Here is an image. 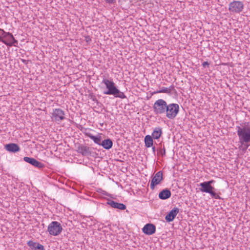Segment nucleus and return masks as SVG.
I'll use <instances>...</instances> for the list:
<instances>
[{"instance_id":"nucleus-1","label":"nucleus","mask_w":250,"mask_h":250,"mask_svg":"<svg viewBox=\"0 0 250 250\" xmlns=\"http://www.w3.org/2000/svg\"><path fill=\"white\" fill-rule=\"evenodd\" d=\"M236 129L239 142L241 145L246 146L245 150L250 146V123L241 124L240 126H236Z\"/></svg>"},{"instance_id":"nucleus-2","label":"nucleus","mask_w":250,"mask_h":250,"mask_svg":"<svg viewBox=\"0 0 250 250\" xmlns=\"http://www.w3.org/2000/svg\"><path fill=\"white\" fill-rule=\"evenodd\" d=\"M104 83L107 90L104 91V93L106 95H113L115 97H118L121 99H125L126 96L124 93L120 91L116 86L115 83L113 82L112 80L104 78L102 82Z\"/></svg>"},{"instance_id":"nucleus-3","label":"nucleus","mask_w":250,"mask_h":250,"mask_svg":"<svg viewBox=\"0 0 250 250\" xmlns=\"http://www.w3.org/2000/svg\"><path fill=\"white\" fill-rule=\"evenodd\" d=\"M167 103L163 99L157 100L154 104L153 109L156 114H163L165 113L167 109Z\"/></svg>"},{"instance_id":"nucleus-4","label":"nucleus","mask_w":250,"mask_h":250,"mask_svg":"<svg viewBox=\"0 0 250 250\" xmlns=\"http://www.w3.org/2000/svg\"><path fill=\"white\" fill-rule=\"evenodd\" d=\"M62 228L61 224L57 221L51 222L47 228V231L49 234L53 236H58L62 231Z\"/></svg>"},{"instance_id":"nucleus-5","label":"nucleus","mask_w":250,"mask_h":250,"mask_svg":"<svg viewBox=\"0 0 250 250\" xmlns=\"http://www.w3.org/2000/svg\"><path fill=\"white\" fill-rule=\"evenodd\" d=\"M201 188H199L200 191L210 194V196L216 199H220V196L214 192V188L211 185L204 182L199 184Z\"/></svg>"},{"instance_id":"nucleus-6","label":"nucleus","mask_w":250,"mask_h":250,"mask_svg":"<svg viewBox=\"0 0 250 250\" xmlns=\"http://www.w3.org/2000/svg\"><path fill=\"white\" fill-rule=\"evenodd\" d=\"M166 111V116L169 119H173L177 116L179 110V106L177 104H170L167 105Z\"/></svg>"},{"instance_id":"nucleus-7","label":"nucleus","mask_w":250,"mask_h":250,"mask_svg":"<svg viewBox=\"0 0 250 250\" xmlns=\"http://www.w3.org/2000/svg\"><path fill=\"white\" fill-rule=\"evenodd\" d=\"M244 7L243 2L234 0L229 3V10L231 13H240L243 10Z\"/></svg>"},{"instance_id":"nucleus-8","label":"nucleus","mask_w":250,"mask_h":250,"mask_svg":"<svg viewBox=\"0 0 250 250\" xmlns=\"http://www.w3.org/2000/svg\"><path fill=\"white\" fill-rule=\"evenodd\" d=\"M51 118L53 120L59 122L64 119V112L62 109L56 108L53 110Z\"/></svg>"},{"instance_id":"nucleus-9","label":"nucleus","mask_w":250,"mask_h":250,"mask_svg":"<svg viewBox=\"0 0 250 250\" xmlns=\"http://www.w3.org/2000/svg\"><path fill=\"white\" fill-rule=\"evenodd\" d=\"M163 173L161 171L157 172L152 177L150 185V188L153 190L155 187L159 184L163 180Z\"/></svg>"},{"instance_id":"nucleus-10","label":"nucleus","mask_w":250,"mask_h":250,"mask_svg":"<svg viewBox=\"0 0 250 250\" xmlns=\"http://www.w3.org/2000/svg\"><path fill=\"white\" fill-rule=\"evenodd\" d=\"M77 151L83 156H90L92 152L91 149L89 147L83 145H80L78 146Z\"/></svg>"},{"instance_id":"nucleus-11","label":"nucleus","mask_w":250,"mask_h":250,"mask_svg":"<svg viewBox=\"0 0 250 250\" xmlns=\"http://www.w3.org/2000/svg\"><path fill=\"white\" fill-rule=\"evenodd\" d=\"M23 160L32 165V166L37 167L38 168H43L44 167V165L41 162H40L36 160L35 159L31 157H24L23 158Z\"/></svg>"},{"instance_id":"nucleus-12","label":"nucleus","mask_w":250,"mask_h":250,"mask_svg":"<svg viewBox=\"0 0 250 250\" xmlns=\"http://www.w3.org/2000/svg\"><path fill=\"white\" fill-rule=\"evenodd\" d=\"M179 212V209L174 208L165 217V219L168 222L172 221Z\"/></svg>"},{"instance_id":"nucleus-13","label":"nucleus","mask_w":250,"mask_h":250,"mask_svg":"<svg viewBox=\"0 0 250 250\" xmlns=\"http://www.w3.org/2000/svg\"><path fill=\"white\" fill-rule=\"evenodd\" d=\"M155 226L152 224L146 225L143 229V232L147 235H152L155 233Z\"/></svg>"},{"instance_id":"nucleus-14","label":"nucleus","mask_w":250,"mask_h":250,"mask_svg":"<svg viewBox=\"0 0 250 250\" xmlns=\"http://www.w3.org/2000/svg\"><path fill=\"white\" fill-rule=\"evenodd\" d=\"M6 149L11 152H16L20 150L19 146L16 144L11 143L5 145Z\"/></svg>"},{"instance_id":"nucleus-15","label":"nucleus","mask_w":250,"mask_h":250,"mask_svg":"<svg viewBox=\"0 0 250 250\" xmlns=\"http://www.w3.org/2000/svg\"><path fill=\"white\" fill-rule=\"evenodd\" d=\"M107 204L111 207L115 208H118L121 210H124L126 208V206L124 204L117 203L112 200L108 201Z\"/></svg>"},{"instance_id":"nucleus-16","label":"nucleus","mask_w":250,"mask_h":250,"mask_svg":"<svg viewBox=\"0 0 250 250\" xmlns=\"http://www.w3.org/2000/svg\"><path fill=\"white\" fill-rule=\"evenodd\" d=\"M170 191L166 188L163 190L159 194V197L162 200H166L169 198L171 196Z\"/></svg>"},{"instance_id":"nucleus-17","label":"nucleus","mask_w":250,"mask_h":250,"mask_svg":"<svg viewBox=\"0 0 250 250\" xmlns=\"http://www.w3.org/2000/svg\"><path fill=\"white\" fill-rule=\"evenodd\" d=\"M113 145V142L110 139H107L104 140H102L101 145L105 149H110Z\"/></svg>"},{"instance_id":"nucleus-18","label":"nucleus","mask_w":250,"mask_h":250,"mask_svg":"<svg viewBox=\"0 0 250 250\" xmlns=\"http://www.w3.org/2000/svg\"><path fill=\"white\" fill-rule=\"evenodd\" d=\"M162 134V128H161L160 127H156L154 129V130L152 133L151 137L154 139H158L160 137Z\"/></svg>"},{"instance_id":"nucleus-19","label":"nucleus","mask_w":250,"mask_h":250,"mask_svg":"<svg viewBox=\"0 0 250 250\" xmlns=\"http://www.w3.org/2000/svg\"><path fill=\"white\" fill-rule=\"evenodd\" d=\"M145 146L146 147H150L153 146V138L149 135H147L146 136L144 139Z\"/></svg>"},{"instance_id":"nucleus-20","label":"nucleus","mask_w":250,"mask_h":250,"mask_svg":"<svg viewBox=\"0 0 250 250\" xmlns=\"http://www.w3.org/2000/svg\"><path fill=\"white\" fill-rule=\"evenodd\" d=\"M87 136L89 138L92 139L95 143L100 146L101 145V143L102 142V137L101 136H95L91 134H88Z\"/></svg>"},{"instance_id":"nucleus-21","label":"nucleus","mask_w":250,"mask_h":250,"mask_svg":"<svg viewBox=\"0 0 250 250\" xmlns=\"http://www.w3.org/2000/svg\"><path fill=\"white\" fill-rule=\"evenodd\" d=\"M173 88V86H170L169 88L163 87L161 88L160 90L155 92V93H170L171 91V90Z\"/></svg>"},{"instance_id":"nucleus-22","label":"nucleus","mask_w":250,"mask_h":250,"mask_svg":"<svg viewBox=\"0 0 250 250\" xmlns=\"http://www.w3.org/2000/svg\"><path fill=\"white\" fill-rule=\"evenodd\" d=\"M7 35H11V39H12V42L13 43V46H16L15 43H18V41L15 40V39L14 38L13 35L7 32L5 35L3 36V38H7Z\"/></svg>"},{"instance_id":"nucleus-23","label":"nucleus","mask_w":250,"mask_h":250,"mask_svg":"<svg viewBox=\"0 0 250 250\" xmlns=\"http://www.w3.org/2000/svg\"><path fill=\"white\" fill-rule=\"evenodd\" d=\"M38 243L34 242L32 241H29L27 242V245L30 248L36 249Z\"/></svg>"},{"instance_id":"nucleus-24","label":"nucleus","mask_w":250,"mask_h":250,"mask_svg":"<svg viewBox=\"0 0 250 250\" xmlns=\"http://www.w3.org/2000/svg\"><path fill=\"white\" fill-rule=\"evenodd\" d=\"M4 40L8 42V43L12 44L10 46L13 45V42H12V39H11V35H7V38H3Z\"/></svg>"},{"instance_id":"nucleus-25","label":"nucleus","mask_w":250,"mask_h":250,"mask_svg":"<svg viewBox=\"0 0 250 250\" xmlns=\"http://www.w3.org/2000/svg\"><path fill=\"white\" fill-rule=\"evenodd\" d=\"M3 38V36H0V42H1L7 46H11L12 44L8 43V42L6 41V40H4Z\"/></svg>"},{"instance_id":"nucleus-26","label":"nucleus","mask_w":250,"mask_h":250,"mask_svg":"<svg viewBox=\"0 0 250 250\" xmlns=\"http://www.w3.org/2000/svg\"><path fill=\"white\" fill-rule=\"evenodd\" d=\"M35 249H38V250H44V247L43 245L38 243Z\"/></svg>"},{"instance_id":"nucleus-27","label":"nucleus","mask_w":250,"mask_h":250,"mask_svg":"<svg viewBox=\"0 0 250 250\" xmlns=\"http://www.w3.org/2000/svg\"><path fill=\"white\" fill-rule=\"evenodd\" d=\"M7 32H5L3 29L0 28V36L5 35Z\"/></svg>"},{"instance_id":"nucleus-28","label":"nucleus","mask_w":250,"mask_h":250,"mask_svg":"<svg viewBox=\"0 0 250 250\" xmlns=\"http://www.w3.org/2000/svg\"><path fill=\"white\" fill-rule=\"evenodd\" d=\"M160 152L162 156L165 155L166 150L165 148H164L163 149H161L160 151Z\"/></svg>"},{"instance_id":"nucleus-29","label":"nucleus","mask_w":250,"mask_h":250,"mask_svg":"<svg viewBox=\"0 0 250 250\" xmlns=\"http://www.w3.org/2000/svg\"><path fill=\"white\" fill-rule=\"evenodd\" d=\"M202 65L203 67H205L206 66L209 65V63L208 62H204L202 63Z\"/></svg>"},{"instance_id":"nucleus-30","label":"nucleus","mask_w":250,"mask_h":250,"mask_svg":"<svg viewBox=\"0 0 250 250\" xmlns=\"http://www.w3.org/2000/svg\"><path fill=\"white\" fill-rule=\"evenodd\" d=\"M106 2L109 3H113L115 2V0H105Z\"/></svg>"},{"instance_id":"nucleus-31","label":"nucleus","mask_w":250,"mask_h":250,"mask_svg":"<svg viewBox=\"0 0 250 250\" xmlns=\"http://www.w3.org/2000/svg\"><path fill=\"white\" fill-rule=\"evenodd\" d=\"M206 182L208 184H209V185L211 186V184H213L214 182V180H210V181H207Z\"/></svg>"},{"instance_id":"nucleus-32","label":"nucleus","mask_w":250,"mask_h":250,"mask_svg":"<svg viewBox=\"0 0 250 250\" xmlns=\"http://www.w3.org/2000/svg\"><path fill=\"white\" fill-rule=\"evenodd\" d=\"M152 151H153V153H155V150H156L155 149V146L152 147Z\"/></svg>"},{"instance_id":"nucleus-33","label":"nucleus","mask_w":250,"mask_h":250,"mask_svg":"<svg viewBox=\"0 0 250 250\" xmlns=\"http://www.w3.org/2000/svg\"><path fill=\"white\" fill-rule=\"evenodd\" d=\"M93 101L96 102H98L97 100L95 98H93Z\"/></svg>"},{"instance_id":"nucleus-34","label":"nucleus","mask_w":250,"mask_h":250,"mask_svg":"<svg viewBox=\"0 0 250 250\" xmlns=\"http://www.w3.org/2000/svg\"><path fill=\"white\" fill-rule=\"evenodd\" d=\"M249 250H250V248Z\"/></svg>"}]
</instances>
